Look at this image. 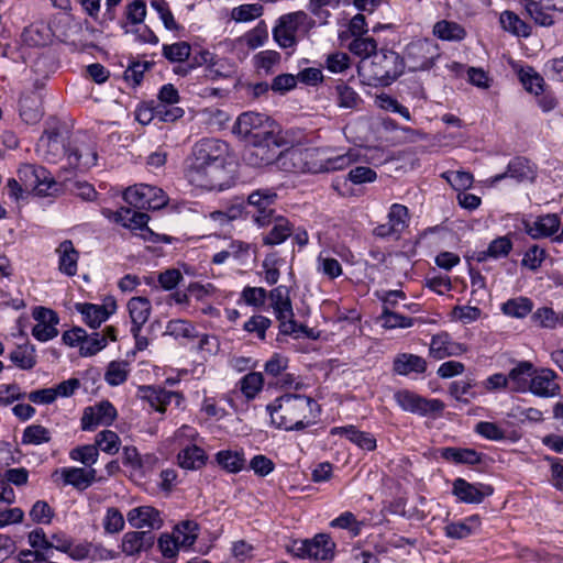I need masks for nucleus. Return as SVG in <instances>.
<instances>
[{
	"instance_id": "obj_1",
	"label": "nucleus",
	"mask_w": 563,
	"mask_h": 563,
	"mask_svg": "<svg viewBox=\"0 0 563 563\" xmlns=\"http://www.w3.org/2000/svg\"><path fill=\"white\" fill-rule=\"evenodd\" d=\"M230 155L227 142L205 137L196 142L185 159V177L195 186L213 189L219 186V175L223 172Z\"/></svg>"
},
{
	"instance_id": "obj_2",
	"label": "nucleus",
	"mask_w": 563,
	"mask_h": 563,
	"mask_svg": "<svg viewBox=\"0 0 563 563\" xmlns=\"http://www.w3.org/2000/svg\"><path fill=\"white\" fill-rule=\"evenodd\" d=\"M272 423L286 431H300L320 413V406L309 396L286 393L266 406Z\"/></svg>"
},
{
	"instance_id": "obj_3",
	"label": "nucleus",
	"mask_w": 563,
	"mask_h": 563,
	"mask_svg": "<svg viewBox=\"0 0 563 563\" xmlns=\"http://www.w3.org/2000/svg\"><path fill=\"white\" fill-rule=\"evenodd\" d=\"M405 69L404 58L391 49H380L373 54L368 63L360 66V71L369 85L388 86L396 80Z\"/></svg>"
},
{
	"instance_id": "obj_4",
	"label": "nucleus",
	"mask_w": 563,
	"mask_h": 563,
	"mask_svg": "<svg viewBox=\"0 0 563 563\" xmlns=\"http://www.w3.org/2000/svg\"><path fill=\"white\" fill-rule=\"evenodd\" d=\"M314 25V20L303 11L287 13L278 19L273 37L282 48H289L296 45L297 32L308 33Z\"/></svg>"
},
{
	"instance_id": "obj_5",
	"label": "nucleus",
	"mask_w": 563,
	"mask_h": 563,
	"mask_svg": "<svg viewBox=\"0 0 563 563\" xmlns=\"http://www.w3.org/2000/svg\"><path fill=\"white\" fill-rule=\"evenodd\" d=\"M271 306L276 319L279 321V332L284 335H291L298 332H306L307 327L298 324L290 299L289 288L279 285L268 292Z\"/></svg>"
},
{
	"instance_id": "obj_6",
	"label": "nucleus",
	"mask_w": 563,
	"mask_h": 563,
	"mask_svg": "<svg viewBox=\"0 0 563 563\" xmlns=\"http://www.w3.org/2000/svg\"><path fill=\"white\" fill-rule=\"evenodd\" d=\"M322 154V148L290 147L280 151L278 167L289 173L318 174L321 168L318 158Z\"/></svg>"
},
{
	"instance_id": "obj_7",
	"label": "nucleus",
	"mask_w": 563,
	"mask_h": 563,
	"mask_svg": "<svg viewBox=\"0 0 563 563\" xmlns=\"http://www.w3.org/2000/svg\"><path fill=\"white\" fill-rule=\"evenodd\" d=\"M288 550L292 555L300 559L328 562L334 558L335 543L329 534L318 533L311 539L292 541Z\"/></svg>"
},
{
	"instance_id": "obj_8",
	"label": "nucleus",
	"mask_w": 563,
	"mask_h": 563,
	"mask_svg": "<svg viewBox=\"0 0 563 563\" xmlns=\"http://www.w3.org/2000/svg\"><path fill=\"white\" fill-rule=\"evenodd\" d=\"M280 156V142L275 133L252 140L243 152V161L253 167H263L276 163Z\"/></svg>"
},
{
	"instance_id": "obj_9",
	"label": "nucleus",
	"mask_w": 563,
	"mask_h": 563,
	"mask_svg": "<svg viewBox=\"0 0 563 563\" xmlns=\"http://www.w3.org/2000/svg\"><path fill=\"white\" fill-rule=\"evenodd\" d=\"M439 56L438 45L432 40L421 38L410 42L401 57L405 67L410 71H419L430 69Z\"/></svg>"
},
{
	"instance_id": "obj_10",
	"label": "nucleus",
	"mask_w": 563,
	"mask_h": 563,
	"mask_svg": "<svg viewBox=\"0 0 563 563\" xmlns=\"http://www.w3.org/2000/svg\"><path fill=\"white\" fill-rule=\"evenodd\" d=\"M278 195L274 188H260L247 196V207L253 208L252 219L261 228L268 227L274 217Z\"/></svg>"
},
{
	"instance_id": "obj_11",
	"label": "nucleus",
	"mask_w": 563,
	"mask_h": 563,
	"mask_svg": "<svg viewBox=\"0 0 563 563\" xmlns=\"http://www.w3.org/2000/svg\"><path fill=\"white\" fill-rule=\"evenodd\" d=\"M18 175L23 185L26 188H32L37 196H51L58 190V184L53 175L43 166L22 165L18 170Z\"/></svg>"
},
{
	"instance_id": "obj_12",
	"label": "nucleus",
	"mask_w": 563,
	"mask_h": 563,
	"mask_svg": "<svg viewBox=\"0 0 563 563\" xmlns=\"http://www.w3.org/2000/svg\"><path fill=\"white\" fill-rule=\"evenodd\" d=\"M269 118L257 112H244L240 114L233 126V132L247 142L273 134Z\"/></svg>"
},
{
	"instance_id": "obj_13",
	"label": "nucleus",
	"mask_w": 563,
	"mask_h": 563,
	"mask_svg": "<svg viewBox=\"0 0 563 563\" xmlns=\"http://www.w3.org/2000/svg\"><path fill=\"white\" fill-rule=\"evenodd\" d=\"M395 400L402 410L420 416L441 412L444 409V404L440 399H427L407 389L397 391Z\"/></svg>"
},
{
	"instance_id": "obj_14",
	"label": "nucleus",
	"mask_w": 563,
	"mask_h": 563,
	"mask_svg": "<svg viewBox=\"0 0 563 563\" xmlns=\"http://www.w3.org/2000/svg\"><path fill=\"white\" fill-rule=\"evenodd\" d=\"M153 192L162 194V189L142 184L129 187L123 192V199L135 209H158L166 203V197L161 195L158 199H153Z\"/></svg>"
},
{
	"instance_id": "obj_15",
	"label": "nucleus",
	"mask_w": 563,
	"mask_h": 563,
	"mask_svg": "<svg viewBox=\"0 0 563 563\" xmlns=\"http://www.w3.org/2000/svg\"><path fill=\"white\" fill-rule=\"evenodd\" d=\"M117 409L108 401L103 400L95 406L85 408L81 417V429L92 431L99 426H111L117 418Z\"/></svg>"
},
{
	"instance_id": "obj_16",
	"label": "nucleus",
	"mask_w": 563,
	"mask_h": 563,
	"mask_svg": "<svg viewBox=\"0 0 563 563\" xmlns=\"http://www.w3.org/2000/svg\"><path fill=\"white\" fill-rule=\"evenodd\" d=\"M523 3L534 23L544 27L554 24L552 11L563 12V0H523Z\"/></svg>"
},
{
	"instance_id": "obj_17",
	"label": "nucleus",
	"mask_w": 563,
	"mask_h": 563,
	"mask_svg": "<svg viewBox=\"0 0 563 563\" xmlns=\"http://www.w3.org/2000/svg\"><path fill=\"white\" fill-rule=\"evenodd\" d=\"M493 493L494 489L490 485L482 483L472 484L462 477L455 478L452 485V494L461 503L465 504H481Z\"/></svg>"
},
{
	"instance_id": "obj_18",
	"label": "nucleus",
	"mask_w": 563,
	"mask_h": 563,
	"mask_svg": "<svg viewBox=\"0 0 563 563\" xmlns=\"http://www.w3.org/2000/svg\"><path fill=\"white\" fill-rule=\"evenodd\" d=\"M37 148L48 163H57L68 156L70 145H66L63 136L56 130L45 131L40 137Z\"/></svg>"
},
{
	"instance_id": "obj_19",
	"label": "nucleus",
	"mask_w": 563,
	"mask_h": 563,
	"mask_svg": "<svg viewBox=\"0 0 563 563\" xmlns=\"http://www.w3.org/2000/svg\"><path fill=\"white\" fill-rule=\"evenodd\" d=\"M33 318L37 323L32 329V335L41 341L46 342L54 339L58 334L56 325L59 318L55 311L45 307H36L33 310Z\"/></svg>"
},
{
	"instance_id": "obj_20",
	"label": "nucleus",
	"mask_w": 563,
	"mask_h": 563,
	"mask_svg": "<svg viewBox=\"0 0 563 563\" xmlns=\"http://www.w3.org/2000/svg\"><path fill=\"white\" fill-rule=\"evenodd\" d=\"M101 213L107 219L125 228L140 229L148 234H153V232L147 228L150 217L144 212L135 211L132 208H120L118 210L103 208Z\"/></svg>"
},
{
	"instance_id": "obj_21",
	"label": "nucleus",
	"mask_w": 563,
	"mask_h": 563,
	"mask_svg": "<svg viewBox=\"0 0 563 563\" xmlns=\"http://www.w3.org/2000/svg\"><path fill=\"white\" fill-rule=\"evenodd\" d=\"M466 351L465 344L453 341L451 335L444 331L432 335L429 346V355L434 360L459 356Z\"/></svg>"
},
{
	"instance_id": "obj_22",
	"label": "nucleus",
	"mask_w": 563,
	"mask_h": 563,
	"mask_svg": "<svg viewBox=\"0 0 563 563\" xmlns=\"http://www.w3.org/2000/svg\"><path fill=\"white\" fill-rule=\"evenodd\" d=\"M512 178L517 183L534 181L537 177V167L528 158L522 156L514 157L507 166L505 173L498 174L493 178L494 183H498L505 178Z\"/></svg>"
},
{
	"instance_id": "obj_23",
	"label": "nucleus",
	"mask_w": 563,
	"mask_h": 563,
	"mask_svg": "<svg viewBox=\"0 0 563 563\" xmlns=\"http://www.w3.org/2000/svg\"><path fill=\"white\" fill-rule=\"evenodd\" d=\"M59 475L63 484L70 485L78 490H85L97 481V471L92 467H62L53 476Z\"/></svg>"
},
{
	"instance_id": "obj_24",
	"label": "nucleus",
	"mask_w": 563,
	"mask_h": 563,
	"mask_svg": "<svg viewBox=\"0 0 563 563\" xmlns=\"http://www.w3.org/2000/svg\"><path fill=\"white\" fill-rule=\"evenodd\" d=\"M558 374L550 368H542L537 375L531 376L529 390L539 397H555L561 393L560 385L555 382Z\"/></svg>"
},
{
	"instance_id": "obj_25",
	"label": "nucleus",
	"mask_w": 563,
	"mask_h": 563,
	"mask_svg": "<svg viewBox=\"0 0 563 563\" xmlns=\"http://www.w3.org/2000/svg\"><path fill=\"white\" fill-rule=\"evenodd\" d=\"M128 522L135 529H159L163 526L161 512L152 506L132 508L126 515Z\"/></svg>"
},
{
	"instance_id": "obj_26",
	"label": "nucleus",
	"mask_w": 563,
	"mask_h": 563,
	"mask_svg": "<svg viewBox=\"0 0 563 563\" xmlns=\"http://www.w3.org/2000/svg\"><path fill=\"white\" fill-rule=\"evenodd\" d=\"M560 227L561 220L554 213L538 217L534 221L523 222L525 232L534 240L552 236Z\"/></svg>"
},
{
	"instance_id": "obj_27",
	"label": "nucleus",
	"mask_w": 563,
	"mask_h": 563,
	"mask_svg": "<svg viewBox=\"0 0 563 563\" xmlns=\"http://www.w3.org/2000/svg\"><path fill=\"white\" fill-rule=\"evenodd\" d=\"M154 542L155 537L151 531H129L123 534L120 547L126 556H134L150 550Z\"/></svg>"
},
{
	"instance_id": "obj_28",
	"label": "nucleus",
	"mask_w": 563,
	"mask_h": 563,
	"mask_svg": "<svg viewBox=\"0 0 563 563\" xmlns=\"http://www.w3.org/2000/svg\"><path fill=\"white\" fill-rule=\"evenodd\" d=\"M332 435L345 437L350 442L364 451H374L377 448L376 438L371 432L361 431L353 424L334 427L331 429Z\"/></svg>"
},
{
	"instance_id": "obj_29",
	"label": "nucleus",
	"mask_w": 563,
	"mask_h": 563,
	"mask_svg": "<svg viewBox=\"0 0 563 563\" xmlns=\"http://www.w3.org/2000/svg\"><path fill=\"white\" fill-rule=\"evenodd\" d=\"M55 253L58 256V271L68 277L75 276L78 271L79 252L74 243L70 240H64L58 244Z\"/></svg>"
},
{
	"instance_id": "obj_30",
	"label": "nucleus",
	"mask_w": 563,
	"mask_h": 563,
	"mask_svg": "<svg viewBox=\"0 0 563 563\" xmlns=\"http://www.w3.org/2000/svg\"><path fill=\"white\" fill-rule=\"evenodd\" d=\"M481 517L472 515L463 520L449 522L443 530L446 538L461 540L476 534L481 530Z\"/></svg>"
},
{
	"instance_id": "obj_31",
	"label": "nucleus",
	"mask_w": 563,
	"mask_h": 563,
	"mask_svg": "<svg viewBox=\"0 0 563 563\" xmlns=\"http://www.w3.org/2000/svg\"><path fill=\"white\" fill-rule=\"evenodd\" d=\"M427 366V361L423 357L411 353H399L393 361V372L400 376L423 374Z\"/></svg>"
},
{
	"instance_id": "obj_32",
	"label": "nucleus",
	"mask_w": 563,
	"mask_h": 563,
	"mask_svg": "<svg viewBox=\"0 0 563 563\" xmlns=\"http://www.w3.org/2000/svg\"><path fill=\"white\" fill-rule=\"evenodd\" d=\"M533 373V365L530 362H519L507 375V378H509V390L514 393L527 391Z\"/></svg>"
},
{
	"instance_id": "obj_33",
	"label": "nucleus",
	"mask_w": 563,
	"mask_h": 563,
	"mask_svg": "<svg viewBox=\"0 0 563 563\" xmlns=\"http://www.w3.org/2000/svg\"><path fill=\"white\" fill-rule=\"evenodd\" d=\"M272 229L263 236V244L267 246L284 243L294 233V224L282 216H275Z\"/></svg>"
},
{
	"instance_id": "obj_34",
	"label": "nucleus",
	"mask_w": 563,
	"mask_h": 563,
	"mask_svg": "<svg viewBox=\"0 0 563 563\" xmlns=\"http://www.w3.org/2000/svg\"><path fill=\"white\" fill-rule=\"evenodd\" d=\"M358 155L353 151L349 150L343 154H338L335 156H328L327 152L323 150V154L318 158L320 170L319 173H329L342 170L351 166L354 162H356Z\"/></svg>"
},
{
	"instance_id": "obj_35",
	"label": "nucleus",
	"mask_w": 563,
	"mask_h": 563,
	"mask_svg": "<svg viewBox=\"0 0 563 563\" xmlns=\"http://www.w3.org/2000/svg\"><path fill=\"white\" fill-rule=\"evenodd\" d=\"M441 457L455 464L476 465L482 462L483 454L474 449L448 446L441 449Z\"/></svg>"
},
{
	"instance_id": "obj_36",
	"label": "nucleus",
	"mask_w": 563,
	"mask_h": 563,
	"mask_svg": "<svg viewBox=\"0 0 563 563\" xmlns=\"http://www.w3.org/2000/svg\"><path fill=\"white\" fill-rule=\"evenodd\" d=\"M178 464L185 470H200L207 463L208 456L203 449L191 444L183 449L177 456Z\"/></svg>"
},
{
	"instance_id": "obj_37",
	"label": "nucleus",
	"mask_w": 563,
	"mask_h": 563,
	"mask_svg": "<svg viewBox=\"0 0 563 563\" xmlns=\"http://www.w3.org/2000/svg\"><path fill=\"white\" fill-rule=\"evenodd\" d=\"M128 310L132 327L142 328L151 316L152 305L146 297H133L128 301Z\"/></svg>"
},
{
	"instance_id": "obj_38",
	"label": "nucleus",
	"mask_w": 563,
	"mask_h": 563,
	"mask_svg": "<svg viewBox=\"0 0 563 563\" xmlns=\"http://www.w3.org/2000/svg\"><path fill=\"white\" fill-rule=\"evenodd\" d=\"M98 154L95 148L79 147L77 145L69 150L67 166L70 168H90L97 164Z\"/></svg>"
},
{
	"instance_id": "obj_39",
	"label": "nucleus",
	"mask_w": 563,
	"mask_h": 563,
	"mask_svg": "<svg viewBox=\"0 0 563 563\" xmlns=\"http://www.w3.org/2000/svg\"><path fill=\"white\" fill-rule=\"evenodd\" d=\"M503 29L514 35L528 37L531 35V26L512 11H504L500 14Z\"/></svg>"
},
{
	"instance_id": "obj_40",
	"label": "nucleus",
	"mask_w": 563,
	"mask_h": 563,
	"mask_svg": "<svg viewBox=\"0 0 563 563\" xmlns=\"http://www.w3.org/2000/svg\"><path fill=\"white\" fill-rule=\"evenodd\" d=\"M78 311L82 314L85 323L92 329L100 327L110 316L104 306L93 303L78 305Z\"/></svg>"
},
{
	"instance_id": "obj_41",
	"label": "nucleus",
	"mask_w": 563,
	"mask_h": 563,
	"mask_svg": "<svg viewBox=\"0 0 563 563\" xmlns=\"http://www.w3.org/2000/svg\"><path fill=\"white\" fill-rule=\"evenodd\" d=\"M512 250V242L508 236H498L494 239L486 251H482L477 255V261L483 262L488 257L498 260L508 256Z\"/></svg>"
},
{
	"instance_id": "obj_42",
	"label": "nucleus",
	"mask_w": 563,
	"mask_h": 563,
	"mask_svg": "<svg viewBox=\"0 0 563 563\" xmlns=\"http://www.w3.org/2000/svg\"><path fill=\"white\" fill-rule=\"evenodd\" d=\"M433 34L443 41H462L466 31L456 22L441 20L434 24Z\"/></svg>"
},
{
	"instance_id": "obj_43",
	"label": "nucleus",
	"mask_w": 563,
	"mask_h": 563,
	"mask_svg": "<svg viewBox=\"0 0 563 563\" xmlns=\"http://www.w3.org/2000/svg\"><path fill=\"white\" fill-rule=\"evenodd\" d=\"M198 523L195 521H181L176 526L173 537L177 539L181 549H189L198 538Z\"/></svg>"
},
{
	"instance_id": "obj_44",
	"label": "nucleus",
	"mask_w": 563,
	"mask_h": 563,
	"mask_svg": "<svg viewBox=\"0 0 563 563\" xmlns=\"http://www.w3.org/2000/svg\"><path fill=\"white\" fill-rule=\"evenodd\" d=\"M216 460L225 471L238 473L244 468L245 459L242 452L222 450L216 454Z\"/></svg>"
},
{
	"instance_id": "obj_45",
	"label": "nucleus",
	"mask_w": 563,
	"mask_h": 563,
	"mask_svg": "<svg viewBox=\"0 0 563 563\" xmlns=\"http://www.w3.org/2000/svg\"><path fill=\"white\" fill-rule=\"evenodd\" d=\"M533 308V303L529 298L518 297L509 299L501 305V311L512 318H525Z\"/></svg>"
},
{
	"instance_id": "obj_46",
	"label": "nucleus",
	"mask_w": 563,
	"mask_h": 563,
	"mask_svg": "<svg viewBox=\"0 0 563 563\" xmlns=\"http://www.w3.org/2000/svg\"><path fill=\"white\" fill-rule=\"evenodd\" d=\"M336 103L340 108L357 109L362 102L360 95L345 82L335 86Z\"/></svg>"
},
{
	"instance_id": "obj_47",
	"label": "nucleus",
	"mask_w": 563,
	"mask_h": 563,
	"mask_svg": "<svg viewBox=\"0 0 563 563\" xmlns=\"http://www.w3.org/2000/svg\"><path fill=\"white\" fill-rule=\"evenodd\" d=\"M11 362L21 369H31L36 364L34 346L20 345L10 353Z\"/></svg>"
},
{
	"instance_id": "obj_48",
	"label": "nucleus",
	"mask_w": 563,
	"mask_h": 563,
	"mask_svg": "<svg viewBox=\"0 0 563 563\" xmlns=\"http://www.w3.org/2000/svg\"><path fill=\"white\" fill-rule=\"evenodd\" d=\"M263 385L264 377L260 372H251L240 379V389L247 399H254Z\"/></svg>"
},
{
	"instance_id": "obj_49",
	"label": "nucleus",
	"mask_w": 563,
	"mask_h": 563,
	"mask_svg": "<svg viewBox=\"0 0 563 563\" xmlns=\"http://www.w3.org/2000/svg\"><path fill=\"white\" fill-rule=\"evenodd\" d=\"M52 439V432L42 424L27 426L22 434V443L31 445H41L48 443Z\"/></svg>"
},
{
	"instance_id": "obj_50",
	"label": "nucleus",
	"mask_w": 563,
	"mask_h": 563,
	"mask_svg": "<svg viewBox=\"0 0 563 563\" xmlns=\"http://www.w3.org/2000/svg\"><path fill=\"white\" fill-rule=\"evenodd\" d=\"M162 54L170 63L186 62L190 58L191 46L187 42H177L170 45L164 44Z\"/></svg>"
},
{
	"instance_id": "obj_51",
	"label": "nucleus",
	"mask_w": 563,
	"mask_h": 563,
	"mask_svg": "<svg viewBox=\"0 0 563 563\" xmlns=\"http://www.w3.org/2000/svg\"><path fill=\"white\" fill-rule=\"evenodd\" d=\"M129 363L125 361H112L109 363L104 379L111 386H119L128 379Z\"/></svg>"
},
{
	"instance_id": "obj_52",
	"label": "nucleus",
	"mask_w": 563,
	"mask_h": 563,
	"mask_svg": "<svg viewBox=\"0 0 563 563\" xmlns=\"http://www.w3.org/2000/svg\"><path fill=\"white\" fill-rule=\"evenodd\" d=\"M69 457L89 468L98 461L99 451L95 444L80 445L69 451Z\"/></svg>"
},
{
	"instance_id": "obj_53",
	"label": "nucleus",
	"mask_w": 563,
	"mask_h": 563,
	"mask_svg": "<svg viewBox=\"0 0 563 563\" xmlns=\"http://www.w3.org/2000/svg\"><path fill=\"white\" fill-rule=\"evenodd\" d=\"M120 438L119 435L111 430H102L100 431L95 439V445L97 449L101 450L104 453L108 454H115L119 452L120 449Z\"/></svg>"
},
{
	"instance_id": "obj_54",
	"label": "nucleus",
	"mask_w": 563,
	"mask_h": 563,
	"mask_svg": "<svg viewBox=\"0 0 563 563\" xmlns=\"http://www.w3.org/2000/svg\"><path fill=\"white\" fill-rule=\"evenodd\" d=\"M166 334L176 339H195L198 336L195 325L186 320H170L166 327Z\"/></svg>"
},
{
	"instance_id": "obj_55",
	"label": "nucleus",
	"mask_w": 563,
	"mask_h": 563,
	"mask_svg": "<svg viewBox=\"0 0 563 563\" xmlns=\"http://www.w3.org/2000/svg\"><path fill=\"white\" fill-rule=\"evenodd\" d=\"M268 38L267 27L264 21H261L253 30L240 37V43H245L250 49H255L264 45Z\"/></svg>"
},
{
	"instance_id": "obj_56",
	"label": "nucleus",
	"mask_w": 563,
	"mask_h": 563,
	"mask_svg": "<svg viewBox=\"0 0 563 563\" xmlns=\"http://www.w3.org/2000/svg\"><path fill=\"white\" fill-rule=\"evenodd\" d=\"M29 516L35 523L49 525L55 517V511L45 500H37L33 504Z\"/></svg>"
},
{
	"instance_id": "obj_57",
	"label": "nucleus",
	"mask_w": 563,
	"mask_h": 563,
	"mask_svg": "<svg viewBox=\"0 0 563 563\" xmlns=\"http://www.w3.org/2000/svg\"><path fill=\"white\" fill-rule=\"evenodd\" d=\"M103 529L109 534H115L124 529V517L122 512L115 507H109L106 510L103 518Z\"/></svg>"
},
{
	"instance_id": "obj_58",
	"label": "nucleus",
	"mask_w": 563,
	"mask_h": 563,
	"mask_svg": "<svg viewBox=\"0 0 563 563\" xmlns=\"http://www.w3.org/2000/svg\"><path fill=\"white\" fill-rule=\"evenodd\" d=\"M376 47L377 43L373 37L362 36H355V38L349 45L351 53L364 58H372L373 54L377 53Z\"/></svg>"
},
{
	"instance_id": "obj_59",
	"label": "nucleus",
	"mask_w": 563,
	"mask_h": 563,
	"mask_svg": "<svg viewBox=\"0 0 563 563\" xmlns=\"http://www.w3.org/2000/svg\"><path fill=\"white\" fill-rule=\"evenodd\" d=\"M444 178L455 190H466L473 184V175L465 170H448L442 173Z\"/></svg>"
},
{
	"instance_id": "obj_60",
	"label": "nucleus",
	"mask_w": 563,
	"mask_h": 563,
	"mask_svg": "<svg viewBox=\"0 0 563 563\" xmlns=\"http://www.w3.org/2000/svg\"><path fill=\"white\" fill-rule=\"evenodd\" d=\"M263 5L260 3L241 4L232 10L231 16L236 22H249L263 14Z\"/></svg>"
},
{
	"instance_id": "obj_61",
	"label": "nucleus",
	"mask_w": 563,
	"mask_h": 563,
	"mask_svg": "<svg viewBox=\"0 0 563 563\" xmlns=\"http://www.w3.org/2000/svg\"><path fill=\"white\" fill-rule=\"evenodd\" d=\"M272 325V320L262 314L252 316L243 325V329L249 333H255L256 336L264 341L266 339V331Z\"/></svg>"
},
{
	"instance_id": "obj_62",
	"label": "nucleus",
	"mask_w": 563,
	"mask_h": 563,
	"mask_svg": "<svg viewBox=\"0 0 563 563\" xmlns=\"http://www.w3.org/2000/svg\"><path fill=\"white\" fill-rule=\"evenodd\" d=\"M154 65L153 62H140L134 60L128 66L124 71V80L133 86H137L142 82L144 73Z\"/></svg>"
},
{
	"instance_id": "obj_63",
	"label": "nucleus",
	"mask_w": 563,
	"mask_h": 563,
	"mask_svg": "<svg viewBox=\"0 0 563 563\" xmlns=\"http://www.w3.org/2000/svg\"><path fill=\"white\" fill-rule=\"evenodd\" d=\"M379 320L386 329L410 328L413 325L412 318L399 314L393 310H382Z\"/></svg>"
},
{
	"instance_id": "obj_64",
	"label": "nucleus",
	"mask_w": 563,
	"mask_h": 563,
	"mask_svg": "<svg viewBox=\"0 0 563 563\" xmlns=\"http://www.w3.org/2000/svg\"><path fill=\"white\" fill-rule=\"evenodd\" d=\"M107 345V338L99 332L92 333L90 336L86 334L82 344L80 345V354L82 356H92L104 349Z\"/></svg>"
}]
</instances>
